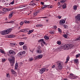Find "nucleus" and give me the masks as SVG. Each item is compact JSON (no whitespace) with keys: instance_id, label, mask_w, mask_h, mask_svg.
Here are the masks:
<instances>
[{"instance_id":"nucleus-1","label":"nucleus","mask_w":80,"mask_h":80,"mask_svg":"<svg viewBox=\"0 0 80 80\" xmlns=\"http://www.w3.org/2000/svg\"><path fill=\"white\" fill-rule=\"evenodd\" d=\"M62 48H64V50H65L66 48H69L70 49L73 47V45L72 44H66L63 45L61 46Z\"/></svg>"},{"instance_id":"nucleus-2","label":"nucleus","mask_w":80,"mask_h":80,"mask_svg":"<svg viewBox=\"0 0 80 80\" xmlns=\"http://www.w3.org/2000/svg\"><path fill=\"white\" fill-rule=\"evenodd\" d=\"M11 59L10 58L8 59L10 63H11V65L12 67H13L14 64L15 63V57L14 56H11Z\"/></svg>"},{"instance_id":"nucleus-3","label":"nucleus","mask_w":80,"mask_h":80,"mask_svg":"<svg viewBox=\"0 0 80 80\" xmlns=\"http://www.w3.org/2000/svg\"><path fill=\"white\" fill-rule=\"evenodd\" d=\"M12 31V29L9 28L6 30H4L1 32V34L2 35H7V34H8V33L11 32Z\"/></svg>"},{"instance_id":"nucleus-4","label":"nucleus","mask_w":80,"mask_h":80,"mask_svg":"<svg viewBox=\"0 0 80 80\" xmlns=\"http://www.w3.org/2000/svg\"><path fill=\"white\" fill-rule=\"evenodd\" d=\"M9 53L11 56H14V55H15L16 54L15 52L12 50H11L9 51Z\"/></svg>"},{"instance_id":"nucleus-5","label":"nucleus","mask_w":80,"mask_h":80,"mask_svg":"<svg viewBox=\"0 0 80 80\" xmlns=\"http://www.w3.org/2000/svg\"><path fill=\"white\" fill-rule=\"evenodd\" d=\"M58 68H57V70H61L62 69V64L61 63H59L58 64Z\"/></svg>"},{"instance_id":"nucleus-6","label":"nucleus","mask_w":80,"mask_h":80,"mask_svg":"<svg viewBox=\"0 0 80 80\" xmlns=\"http://www.w3.org/2000/svg\"><path fill=\"white\" fill-rule=\"evenodd\" d=\"M23 54H25V51H22L21 52H20L19 53H18L17 54V56L18 57H21V56H22V55Z\"/></svg>"},{"instance_id":"nucleus-7","label":"nucleus","mask_w":80,"mask_h":80,"mask_svg":"<svg viewBox=\"0 0 80 80\" xmlns=\"http://www.w3.org/2000/svg\"><path fill=\"white\" fill-rule=\"evenodd\" d=\"M69 77L71 78V79H75L76 78V77L73 74H70L69 75Z\"/></svg>"},{"instance_id":"nucleus-8","label":"nucleus","mask_w":80,"mask_h":80,"mask_svg":"<svg viewBox=\"0 0 80 80\" xmlns=\"http://www.w3.org/2000/svg\"><path fill=\"white\" fill-rule=\"evenodd\" d=\"M65 23V21L64 20H61L59 21V23L60 25H63Z\"/></svg>"},{"instance_id":"nucleus-9","label":"nucleus","mask_w":80,"mask_h":80,"mask_svg":"<svg viewBox=\"0 0 80 80\" xmlns=\"http://www.w3.org/2000/svg\"><path fill=\"white\" fill-rule=\"evenodd\" d=\"M45 70H46V69H45V68H42L40 70V73H41V74H42V73H43L44 72H45Z\"/></svg>"},{"instance_id":"nucleus-10","label":"nucleus","mask_w":80,"mask_h":80,"mask_svg":"<svg viewBox=\"0 0 80 80\" xmlns=\"http://www.w3.org/2000/svg\"><path fill=\"white\" fill-rule=\"evenodd\" d=\"M76 18L77 20L80 22V14H78L76 17Z\"/></svg>"},{"instance_id":"nucleus-11","label":"nucleus","mask_w":80,"mask_h":80,"mask_svg":"<svg viewBox=\"0 0 80 80\" xmlns=\"http://www.w3.org/2000/svg\"><path fill=\"white\" fill-rule=\"evenodd\" d=\"M78 62V60L77 59H76L74 60V63L77 64V65H78V64L79 63Z\"/></svg>"},{"instance_id":"nucleus-12","label":"nucleus","mask_w":80,"mask_h":80,"mask_svg":"<svg viewBox=\"0 0 80 80\" xmlns=\"http://www.w3.org/2000/svg\"><path fill=\"white\" fill-rule=\"evenodd\" d=\"M42 55H38L36 57L37 59H40L42 58Z\"/></svg>"},{"instance_id":"nucleus-13","label":"nucleus","mask_w":80,"mask_h":80,"mask_svg":"<svg viewBox=\"0 0 80 80\" xmlns=\"http://www.w3.org/2000/svg\"><path fill=\"white\" fill-rule=\"evenodd\" d=\"M0 8H2V10H12L11 9H8L7 8H3L0 6Z\"/></svg>"},{"instance_id":"nucleus-14","label":"nucleus","mask_w":80,"mask_h":80,"mask_svg":"<svg viewBox=\"0 0 80 80\" xmlns=\"http://www.w3.org/2000/svg\"><path fill=\"white\" fill-rule=\"evenodd\" d=\"M8 37L10 38H14V37H15V36L13 35H9L8 36Z\"/></svg>"},{"instance_id":"nucleus-15","label":"nucleus","mask_w":80,"mask_h":80,"mask_svg":"<svg viewBox=\"0 0 80 80\" xmlns=\"http://www.w3.org/2000/svg\"><path fill=\"white\" fill-rule=\"evenodd\" d=\"M39 12H40V10H38L34 13L33 14L34 15V16H36V15H37V13H39Z\"/></svg>"},{"instance_id":"nucleus-16","label":"nucleus","mask_w":80,"mask_h":80,"mask_svg":"<svg viewBox=\"0 0 80 80\" xmlns=\"http://www.w3.org/2000/svg\"><path fill=\"white\" fill-rule=\"evenodd\" d=\"M69 59H70V57H69V56H68L66 59V61L65 62L66 63H67L69 61Z\"/></svg>"},{"instance_id":"nucleus-17","label":"nucleus","mask_w":80,"mask_h":80,"mask_svg":"<svg viewBox=\"0 0 80 80\" xmlns=\"http://www.w3.org/2000/svg\"><path fill=\"white\" fill-rule=\"evenodd\" d=\"M33 30H30L29 31V32L28 33V35H30L31 33H32V32H33Z\"/></svg>"},{"instance_id":"nucleus-18","label":"nucleus","mask_w":80,"mask_h":80,"mask_svg":"<svg viewBox=\"0 0 80 80\" xmlns=\"http://www.w3.org/2000/svg\"><path fill=\"white\" fill-rule=\"evenodd\" d=\"M18 68V63H16L15 65V69L17 70Z\"/></svg>"},{"instance_id":"nucleus-19","label":"nucleus","mask_w":80,"mask_h":80,"mask_svg":"<svg viewBox=\"0 0 80 80\" xmlns=\"http://www.w3.org/2000/svg\"><path fill=\"white\" fill-rule=\"evenodd\" d=\"M12 74H13V75H14V76H15V77H16V76H17V73L15 72V71L12 72Z\"/></svg>"},{"instance_id":"nucleus-20","label":"nucleus","mask_w":80,"mask_h":80,"mask_svg":"<svg viewBox=\"0 0 80 80\" xmlns=\"http://www.w3.org/2000/svg\"><path fill=\"white\" fill-rule=\"evenodd\" d=\"M0 52H1V53H4V54H5V51L2 49H0Z\"/></svg>"},{"instance_id":"nucleus-21","label":"nucleus","mask_w":80,"mask_h":80,"mask_svg":"<svg viewBox=\"0 0 80 80\" xmlns=\"http://www.w3.org/2000/svg\"><path fill=\"white\" fill-rule=\"evenodd\" d=\"M37 52L38 53H42V50H37Z\"/></svg>"},{"instance_id":"nucleus-22","label":"nucleus","mask_w":80,"mask_h":80,"mask_svg":"<svg viewBox=\"0 0 80 80\" xmlns=\"http://www.w3.org/2000/svg\"><path fill=\"white\" fill-rule=\"evenodd\" d=\"M48 5H43L42 7V8H45L46 7H48Z\"/></svg>"},{"instance_id":"nucleus-23","label":"nucleus","mask_w":80,"mask_h":80,"mask_svg":"<svg viewBox=\"0 0 80 80\" xmlns=\"http://www.w3.org/2000/svg\"><path fill=\"white\" fill-rule=\"evenodd\" d=\"M44 38L45 39H46V40H48L49 39V37L48 36H44Z\"/></svg>"},{"instance_id":"nucleus-24","label":"nucleus","mask_w":80,"mask_h":80,"mask_svg":"<svg viewBox=\"0 0 80 80\" xmlns=\"http://www.w3.org/2000/svg\"><path fill=\"white\" fill-rule=\"evenodd\" d=\"M23 50H25L27 49V46L25 45H24L23 47Z\"/></svg>"},{"instance_id":"nucleus-25","label":"nucleus","mask_w":80,"mask_h":80,"mask_svg":"<svg viewBox=\"0 0 80 80\" xmlns=\"http://www.w3.org/2000/svg\"><path fill=\"white\" fill-rule=\"evenodd\" d=\"M60 2L61 3H63L65 2H67V1L65 0H61Z\"/></svg>"},{"instance_id":"nucleus-26","label":"nucleus","mask_w":80,"mask_h":80,"mask_svg":"<svg viewBox=\"0 0 80 80\" xmlns=\"http://www.w3.org/2000/svg\"><path fill=\"white\" fill-rule=\"evenodd\" d=\"M24 23L25 22V23H30L29 21H27L26 20H25L24 21Z\"/></svg>"},{"instance_id":"nucleus-27","label":"nucleus","mask_w":80,"mask_h":80,"mask_svg":"<svg viewBox=\"0 0 80 80\" xmlns=\"http://www.w3.org/2000/svg\"><path fill=\"white\" fill-rule=\"evenodd\" d=\"M24 23V21H22L20 23V25H23V24Z\"/></svg>"},{"instance_id":"nucleus-28","label":"nucleus","mask_w":80,"mask_h":80,"mask_svg":"<svg viewBox=\"0 0 80 80\" xmlns=\"http://www.w3.org/2000/svg\"><path fill=\"white\" fill-rule=\"evenodd\" d=\"M80 54H77L76 55V58H78V57H80Z\"/></svg>"},{"instance_id":"nucleus-29","label":"nucleus","mask_w":80,"mask_h":80,"mask_svg":"<svg viewBox=\"0 0 80 80\" xmlns=\"http://www.w3.org/2000/svg\"><path fill=\"white\" fill-rule=\"evenodd\" d=\"M61 41H58L57 42V43L58 44V45H61Z\"/></svg>"},{"instance_id":"nucleus-30","label":"nucleus","mask_w":80,"mask_h":80,"mask_svg":"<svg viewBox=\"0 0 80 80\" xmlns=\"http://www.w3.org/2000/svg\"><path fill=\"white\" fill-rule=\"evenodd\" d=\"M42 25L41 24H38L36 25V27H42Z\"/></svg>"},{"instance_id":"nucleus-31","label":"nucleus","mask_w":80,"mask_h":80,"mask_svg":"<svg viewBox=\"0 0 80 80\" xmlns=\"http://www.w3.org/2000/svg\"><path fill=\"white\" fill-rule=\"evenodd\" d=\"M24 43V42H19V44L20 45H23Z\"/></svg>"},{"instance_id":"nucleus-32","label":"nucleus","mask_w":80,"mask_h":80,"mask_svg":"<svg viewBox=\"0 0 80 80\" xmlns=\"http://www.w3.org/2000/svg\"><path fill=\"white\" fill-rule=\"evenodd\" d=\"M77 8V6L76 5H75L73 6V8L74 10H76Z\"/></svg>"},{"instance_id":"nucleus-33","label":"nucleus","mask_w":80,"mask_h":80,"mask_svg":"<svg viewBox=\"0 0 80 80\" xmlns=\"http://www.w3.org/2000/svg\"><path fill=\"white\" fill-rule=\"evenodd\" d=\"M58 31L59 32H60V33H61L62 32V30L60 29V28H58Z\"/></svg>"},{"instance_id":"nucleus-34","label":"nucleus","mask_w":80,"mask_h":80,"mask_svg":"<svg viewBox=\"0 0 80 80\" xmlns=\"http://www.w3.org/2000/svg\"><path fill=\"white\" fill-rule=\"evenodd\" d=\"M12 16H13V15L12 14H9V18H11L12 17Z\"/></svg>"},{"instance_id":"nucleus-35","label":"nucleus","mask_w":80,"mask_h":80,"mask_svg":"<svg viewBox=\"0 0 80 80\" xmlns=\"http://www.w3.org/2000/svg\"><path fill=\"white\" fill-rule=\"evenodd\" d=\"M10 45H11V46H14V45H15V43H10Z\"/></svg>"},{"instance_id":"nucleus-36","label":"nucleus","mask_w":80,"mask_h":80,"mask_svg":"<svg viewBox=\"0 0 80 80\" xmlns=\"http://www.w3.org/2000/svg\"><path fill=\"white\" fill-rule=\"evenodd\" d=\"M26 5H22L20 6V8H22L23 7H26Z\"/></svg>"},{"instance_id":"nucleus-37","label":"nucleus","mask_w":80,"mask_h":80,"mask_svg":"<svg viewBox=\"0 0 80 80\" xmlns=\"http://www.w3.org/2000/svg\"><path fill=\"white\" fill-rule=\"evenodd\" d=\"M33 60V58H29V61L30 62H32V60Z\"/></svg>"},{"instance_id":"nucleus-38","label":"nucleus","mask_w":80,"mask_h":80,"mask_svg":"<svg viewBox=\"0 0 80 80\" xmlns=\"http://www.w3.org/2000/svg\"><path fill=\"white\" fill-rule=\"evenodd\" d=\"M63 36L65 38H67V35L66 34L63 35Z\"/></svg>"},{"instance_id":"nucleus-39","label":"nucleus","mask_w":80,"mask_h":80,"mask_svg":"<svg viewBox=\"0 0 80 80\" xmlns=\"http://www.w3.org/2000/svg\"><path fill=\"white\" fill-rule=\"evenodd\" d=\"M14 0H13L12 2L10 3V4H11V5H13V4H14Z\"/></svg>"},{"instance_id":"nucleus-40","label":"nucleus","mask_w":80,"mask_h":80,"mask_svg":"<svg viewBox=\"0 0 80 80\" xmlns=\"http://www.w3.org/2000/svg\"><path fill=\"white\" fill-rule=\"evenodd\" d=\"M75 40H80V37H78V38H77Z\"/></svg>"},{"instance_id":"nucleus-41","label":"nucleus","mask_w":80,"mask_h":80,"mask_svg":"<svg viewBox=\"0 0 80 80\" xmlns=\"http://www.w3.org/2000/svg\"><path fill=\"white\" fill-rule=\"evenodd\" d=\"M43 39H40L38 41L39 42H43Z\"/></svg>"},{"instance_id":"nucleus-42","label":"nucleus","mask_w":80,"mask_h":80,"mask_svg":"<svg viewBox=\"0 0 80 80\" xmlns=\"http://www.w3.org/2000/svg\"><path fill=\"white\" fill-rule=\"evenodd\" d=\"M23 30H24V33H25L26 32H28L27 31V29H24Z\"/></svg>"},{"instance_id":"nucleus-43","label":"nucleus","mask_w":80,"mask_h":80,"mask_svg":"<svg viewBox=\"0 0 80 80\" xmlns=\"http://www.w3.org/2000/svg\"><path fill=\"white\" fill-rule=\"evenodd\" d=\"M43 43L44 45H47V44L46 43V42L44 41H43Z\"/></svg>"},{"instance_id":"nucleus-44","label":"nucleus","mask_w":80,"mask_h":80,"mask_svg":"<svg viewBox=\"0 0 80 80\" xmlns=\"http://www.w3.org/2000/svg\"><path fill=\"white\" fill-rule=\"evenodd\" d=\"M20 32H24V30L23 29H22L20 30Z\"/></svg>"},{"instance_id":"nucleus-45","label":"nucleus","mask_w":80,"mask_h":80,"mask_svg":"<svg viewBox=\"0 0 80 80\" xmlns=\"http://www.w3.org/2000/svg\"><path fill=\"white\" fill-rule=\"evenodd\" d=\"M63 27L64 28H67V25H63Z\"/></svg>"},{"instance_id":"nucleus-46","label":"nucleus","mask_w":80,"mask_h":80,"mask_svg":"<svg viewBox=\"0 0 80 80\" xmlns=\"http://www.w3.org/2000/svg\"><path fill=\"white\" fill-rule=\"evenodd\" d=\"M50 33H51V34H54V32H50Z\"/></svg>"},{"instance_id":"nucleus-47","label":"nucleus","mask_w":80,"mask_h":80,"mask_svg":"<svg viewBox=\"0 0 80 80\" xmlns=\"http://www.w3.org/2000/svg\"><path fill=\"white\" fill-rule=\"evenodd\" d=\"M61 18L62 17L60 16H58V18H59L60 19V18Z\"/></svg>"},{"instance_id":"nucleus-48","label":"nucleus","mask_w":80,"mask_h":80,"mask_svg":"<svg viewBox=\"0 0 80 80\" xmlns=\"http://www.w3.org/2000/svg\"><path fill=\"white\" fill-rule=\"evenodd\" d=\"M62 8L63 9H64V8H66V6H63L62 7Z\"/></svg>"},{"instance_id":"nucleus-49","label":"nucleus","mask_w":80,"mask_h":80,"mask_svg":"<svg viewBox=\"0 0 80 80\" xmlns=\"http://www.w3.org/2000/svg\"><path fill=\"white\" fill-rule=\"evenodd\" d=\"M12 22H13V21H10V22H6V23H12Z\"/></svg>"},{"instance_id":"nucleus-50","label":"nucleus","mask_w":80,"mask_h":80,"mask_svg":"<svg viewBox=\"0 0 80 80\" xmlns=\"http://www.w3.org/2000/svg\"><path fill=\"white\" fill-rule=\"evenodd\" d=\"M54 28L55 29L57 28V26H54Z\"/></svg>"},{"instance_id":"nucleus-51","label":"nucleus","mask_w":80,"mask_h":80,"mask_svg":"<svg viewBox=\"0 0 80 80\" xmlns=\"http://www.w3.org/2000/svg\"><path fill=\"white\" fill-rule=\"evenodd\" d=\"M5 59H2V62H5Z\"/></svg>"},{"instance_id":"nucleus-52","label":"nucleus","mask_w":80,"mask_h":80,"mask_svg":"<svg viewBox=\"0 0 80 80\" xmlns=\"http://www.w3.org/2000/svg\"><path fill=\"white\" fill-rule=\"evenodd\" d=\"M7 77H10V75H9V74H7Z\"/></svg>"},{"instance_id":"nucleus-53","label":"nucleus","mask_w":80,"mask_h":80,"mask_svg":"<svg viewBox=\"0 0 80 80\" xmlns=\"http://www.w3.org/2000/svg\"><path fill=\"white\" fill-rule=\"evenodd\" d=\"M11 71L12 72H15V71H14V70H13V69H11Z\"/></svg>"},{"instance_id":"nucleus-54","label":"nucleus","mask_w":80,"mask_h":80,"mask_svg":"<svg viewBox=\"0 0 80 80\" xmlns=\"http://www.w3.org/2000/svg\"><path fill=\"white\" fill-rule=\"evenodd\" d=\"M32 6H34V5H36V4H35V3H32Z\"/></svg>"},{"instance_id":"nucleus-55","label":"nucleus","mask_w":80,"mask_h":80,"mask_svg":"<svg viewBox=\"0 0 80 80\" xmlns=\"http://www.w3.org/2000/svg\"><path fill=\"white\" fill-rule=\"evenodd\" d=\"M13 14V12H10V14L12 15V14Z\"/></svg>"},{"instance_id":"nucleus-56","label":"nucleus","mask_w":80,"mask_h":80,"mask_svg":"<svg viewBox=\"0 0 80 80\" xmlns=\"http://www.w3.org/2000/svg\"><path fill=\"white\" fill-rule=\"evenodd\" d=\"M52 68H55V66L53 65V66H52Z\"/></svg>"},{"instance_id":"nucleus-57","label":"nucleus","mask_w":80,"mask_h":80,"mask_svg":"<svg viewBox=\"0 0 80 80\" xmlns=\"http://www.w3.org/2000/svg\"><path fill=\"white\" fill-rule=\"evenodd\" d=\"M41 4H42V5H44V3L43 2H41Z\"/></svg>"},{"instance_id":"nucleus-58","label":"nucleus","mask_w":80,"mask_h":80,"mask_svg":"<svg viewBox=\"0 0 80 80\" xmlns=\"http://www.w3.org/2000/svg\"><path fill=\"white\" fill-rule=\"evenodd\" d=\"M23 39H24V40H26V39H27V37H24L23 38Z\"/></svg>"},{"instance_id":"nucleus-59","label":"nucleus","mask_w":80,"mask_h":80,"mask_svg":"<svg viewBox=\"0 0 80 80\" xmlns=\"http://www.w3.org/2000/svg\"><path fill=\"white\" fill-rule=\"evenodd\" d=\"M66 5H67V4L65 3H64V5H63V6H64L65 7H66Z\"/></svg>"},{"instance_id":"nucleus-60","label":"nucleus","mask_w":80,"mask_h":80,"mask_svg":"<svg viewBox=\"0 0 80 80\" xmlns=\"http://www.w3.org/2000/svg\"><path fill=\"white\" fill-rule=\"evenodd\" d=\"M58 5H60V2H58Z\"/></svg>"},{"instance_id":"nucleus-61","label":"nucleus","mask_w":80,"mask_h":80,"mask_svg":"<svg viewBox=\"0 0 80 80\" xmlns=\"http://www.w3.org/2000/svg\"><path fill=\"white\" fill-rule=\"evenodd\" d=\"M41 45L42 47H43L44 46V45L43 44H42V43H41Z\"/></svg>"},{"instance_id":"nucleus-62","label":"nucleus","mask_w":80,"mask_h":80,"mask_svg":"<svg viewBox=\"0 0 80 80\" xmlns=\"http://www.w3.org/2000/svg\"><path fill=\"white\" fill-rule=\"evenodd\" d=\"M50 8H53V6H51L50 7Z\"/></svg>"},{"instance_id":"nucleus-63","label":"nucleus","mask_w":80,"mask_h":80,"mask_svg":"<svg viewBox=\"0 0 80 80\" xmlns=\"http://www.w3.org/2000/svg\"><path fill=\"white\" fill-rule=\"evenodd\" d=\"M0 12V13H5V12Z\"/></svg>"},{"instance_id":"nucleus-64","label":"nucleus","mask_w":80,"mask_h":80,"mask_svg":"<svg viewBox=\"0 0 80 80\" xmlns=\"http://www.w3.org/2000/svg\"><path fill=\"white\" fill-rule=\"evenodd\" d=\"M30 52H32L33 53V51L30 50Z\"/></svg>"}]
</instances>
